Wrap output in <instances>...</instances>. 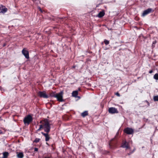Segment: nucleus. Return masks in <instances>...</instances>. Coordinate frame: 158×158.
Returning a JSON list of instances; mask_svg holds the SVG:
<instances>
[{"label": "nucleus", "instance_id": "aec40b11", "mask_svg": "<svg viewBox=\"0 0 158 158\" xmlns=\"http://www.w3.org/2000/svg\"><path fill=\"white\" fill-rule=\"evenodd\" d=\"M104 43L106 45H107L109 43V42L107 40H104Z\"/></svg>", "mask_w": 158, "mask_h": 158}, {"label": "nucleus", "instance_id": "4be33fe9", "mask_svg": "<svg viewBox=\"0 0 158 158\" xmlns=\"http://www.w3.org/2000/svg\"><path fill=\"white\" fill-rule=\"evenodd\" d=\"M5 131H2L0 130V135L4 134L5 133Z\"/></svg>", "mask_w": 158, "mask_h": 158}, {"label": "nucleus", "instance_id": "2eb2a0df", "mask_svg": "<svg viewBox=\"0 0 158 158\" xmlns=\"http://www.w3.org/2000/svg\"><path fill=\"white\" fill-rule=\"evenodd\" d=\"M104 12H101L98 14V16L99 17H102L104 15Z\"/></svg>", "mask_w": 158, "mask_h": 158}, {"label": "nucleus", "instance_id": "f03ea898", "mask_svg": "<svg viewBox=\"0 0 158 158\" xmlns=\"http://www.w3.org/2000/svg\"><path fill=\"white\" fill-rule=\"evenodd\" d=\"M63 92L62 91L58 93H53L52 95V96L56 98L58 101L62 102L64 101V100L63 99Z\"/></svg>", "mask_w": 158, "mask_h": 158}, {"label": "nucleus", "instance_id": "9b49d317", "mask_svg": "<svg viewBox=\"0 0 158 158\" xmlns=\"http://www.w3.org/2000/svg\"><path fill=\"white\" fill-rule=\"evenodd\" d=\"M17 157L18 158H23V155L22 152L17 153Z\"/></svg>", "mask_w": 158, "mask_h": 158}, {"label": "nucleus", "instance_id": "6ab92c4d", "mask_svg": "<svg viewBox=\"0 0 158 158\" xmlns=\"http://www.w3.org/2000/svg\"><path fill=\"white\" fill-rule=\"evenodd\" d=\"M154 100L155 101H158V96L154 97Z\"/></svg>", "mask_w": 158, "mask_h": 158}, {"label": "nucleus", "instance_id": "c756f323", "mask_svg": "<svg viewBox=\"0 0 158 158\" xmlns=\"http://www.w3.org/2000/svg\"><path fill=\"white\" fill-rule=\"evenodd\" d=\"M1 89V87H0V89Z\"/></svg>", "mask_w": 158, "mask_h": 158}, {"label": "nucleus", "instance_id": "20e7f679", "mask_svg": "<svg viewBox=\"0 0 158 158\" xmlns=\"http://www.w3.org/2000/svg\"><path fill=\"white\" fill-rule=\"evenodd\" d=\"M38 96L41 98H48V96L47 94L45 91H39L38 93Z\"/></svg>", "mask_w": 158, "mask_h": 158}, {"label": "nucleus", "instance_id": "4468645a", "mask_svg": "<svg viewBox=\"0 0 158 158\" xmlns=\"http://www.w3.org/2000/svg\"><path fill=\"white\" fill-rule=\"evenodd\" d=\"M88 115V111H85L81 113V115L83 117Z\"/></svg>", "mask_w": 158, "mask_h": 158}, {"label": "nucleus", "instance_id": "7ed1b4c3", "mask_svg": "<svg viewBox=\"0 0 158 158\" xmlns=\"http://www.w3.org/2000/svg\"><path fill=\"white\" fill-rule=\"evenodd\" d=\"M32 118L30 115L26 116L24 119L23 122L26 125H28L32 121Z\"/></svg>", "mask_w": 158, "mask_h": 158}, {"label": "nucleus", "instance_id": "412c9836", "mask_svg": "<svg viewBox=\"0 0 158 158\" xmlns=\"http://www.w3.org/2000/svg\"><path fill=\"white\" fill-rule=\"evenodd\" d=\"M48 133H45L43 132H41L42 134L45 137L46 136H47L48 135Z\"/></svg>", "mask_w": 158, "mask_h": 158}, {"label": "nucleus", "instance_id": "a878e982", "mask_svg": "<svg viewBox=\"0 0 158 158\" xmlns=\"http://www.w3.org/2000/svg\"><path fill=\"white\" fill-rule=\"evenodd\" d=\"M152 72H153L152 71V70H150V71H149V73H152Z\"/></svg>", "mask_w": 158, "mask_h": 158}, {"label": "nucleus", "instance_id": "b1692460", "mask_svg": "<svg viewBox=\"0 0 158 158\" xmlns=\"http://www.w3.org/2000/svg\"><path fill=\"white\" fill-rule=\"evenodd\" d=\"M39 8V10H40L41 12H42V10H41V8H40V7H39V8Z\"/></svg>", "mask_w": 158, "mask_h": 158}, {"label": "nucleus", "instance_id": "1a4fd4ad", "mask_svg": "<svg viewBox=\"0 0 158 158\" xmlns=\"http://www.w3.org/2000/svg\"><path fill=\"white\" fill-rule=\"evenodd\" d=\"M125 133L128 134H131L133 132V130L132 129L127 128L124 130Z\"/></svg>", "mask_w": 158, "mask_h": 158}, {"label": "nucleus", "instance_id": "f257e3e1", "mask_svg": "<svg viewBox=\"0 0 158 158\" xmlns=\"http://www.w3.org/2000/svg\"><path fill=\"white\" fill-rule=\"evenodd\" d=\"M40 123L41 124L40 125V128L38 129V131H40L43 129L47 133H48L50 131V125L47 120L44 119L41 121Z\"/></svg>", "mask_w": 158, "mask_h": 158}, {"label": "nucleus", "instance_id": "ddd939ff", "mask_svg": "<svg viewBox=\"0 0 158 158\" xmlns=\"http://www.w3.org/2000/svg\"><path fill=\"white\" fill-rule=\"evenodd\" d=\"M77 95L78 91H73L72 93V95L73 97H77Z\"/></svg>", "mask_w": 158, "mask_h": 158}, {"label": "nucleus", "instance_id": "5701e85b", "mask_svg": "<svg viewBox=\"0 0 158 158\" xmlns=\"http://www.w3.org/2000/svg\"><path fill=\"white\" fill-rule=\"evenodd\" d=\"M115 94L116 95H117L119 97L120 96V95L118 93V92L116 93Z\"/></svg>", "mask_w": 158, "mask_h": 158}, {"label": "nucleus", "instance_id": "393cba45", "mask_svg": "<svg viewBox=\"0 0 158 158\" xmlns=\"http://www.w3.org/2000/svg\"><path fill=\"white\" fill-rule=\"evenodd\" d=\"M34 150L35 151H37L38 150V149L37 148H35L34 149Z\"/></svg>", "mask_w": 158, "mask_h": 158}, {"label": "nucleus", "instance_id": "9d476101", "mask_svg": "<svg viewBox=\"0 0 158 158\" xmlns=\"http://www.w3.org/2000/svg\"><path fill=\"white\" fill-rule=\"evenodd\" d=\"M152 9L151 8H148L146 10H144L142 14V16H144L148 14L151 12L152 11Z\"/></svg>", "mask_w": 158, "mask_h": 158}, {"label": "nucleus", "instance_id": "a211bd4d", "mask_svg": "<svg viewBox=\"0 0 158 158\" xmlns=\"http://www.w3.org/2000/svg\"><path fill=\"white\" fill-rule=\"evenodd\" d=\"M50 139V137L48 135L47 136H46L45 137V141H48L49 140V139Z\"/></svg>", "mask_w": 158, "mask_h": 158}, {"label": "nucleus", "instance_id": "f8f14e48", "mask_svg": "<svg viewBox=\"0 0 158 158\" xmlns=\"http://www.w3.org/2000/svg\"><path fill=\"white\" fill-rule=\"evenodd\" d=\"M3 156L2 158H7L9 155V153L7 152H4L2 153Z\"/></svg>", "mask_w": 158, "mask_h": 158}, {"label": "nucleus", "instance_id": "6e6552de", "mask_svg": "<svg viewBox=\"0 0 158 158\" xmlns=\"http://www.w3.org/2000/svg\"><path fill=\"white\" fill-rule=\"evenodd\" d=\"M7 9L2 5H0V13H4L7 11Z\"/></svg>", "mask_w": 158, "mask_h": 158}, {"label": "nucleus", "instance_id": "dca6fc26", "mask_svg": "<svg viewBox=\"0 0 158 158\" xmlns=\"http://www.w3.org/2000/svg\"><path fill=\"white\" fill-rule=\"evenodd\" d=\"M154 78L156 80H158V74L156 73L154 75Z\"/></svg>", "mask_w": 158, "mask_h": 158}, {"label": "nucleus", "instance_id": "cd10ccee", "mask_svg": "<svg viewBox=\"0 0 158 158\" xmlns=\"http://www.w3.org/2000/svg\"><path fill=\"white\" fill-rule=\"evenodd\" d=\"M45 158H50V157L49 156L46 157Z\"/></svg>", "mask_w": 158, "mask_h": 158}, {"label": "nucleus", "instance_id": "0eeeda50", "mask_svg": "<svg viewBox=\"0 0 158 158\" xmlns=\"http://www.w3.org/2000/svg\"><path fill=\"white\" fill-rule=\"evenodd\" d=\"M108 111L111 114L118 113L117 109L114 107L110 108L109 109Z\"/></svg>", "mask_w": 158, "mask_h": 158}, {"label": "nucleus", "instance_id": "bb28decb", "mask_svg": "<svg viewBox=\"0 0 158 158\" xmlns=\"http://www.w3.org/2000/svg\"><path fill=\"white\" fill-rule=\"evenodd\" d=\"M134 149L133 150L131 151L130 153H133L134 152Z\"/></svg>", "mask_w": 158, "mask_h": 158}, {"label": "nucleus", "instance_id": "f3484780", "mask_svg": "<svg viewBox=\"0 0 158 158\" xmlns=\"http://www.w3.org/2000/svg\"><path fill=\"white\" fill-rule=\"evenodd\" d=\"M40 140V139L39 138H36L34 140V142L35 143H38V142Z\"/></svg>", "mask_w": 158, "mask_h": 158}, {"label": "nucleus", "instance_id": "c85d7f7f", "mask_svg": "<svg viewBox=\"0 0 158 158\" xmlns=\"http://www.w3.org/2000/svg\"><path fill=\"white\" fill-rule=\"evenodd\" d=\"M75 68V66H73V68Z\"/></svg>", "mask_w": 158, "mask_h": 158}, {"label": "nucleus", "instance_id": "423d86ee", "mask_svg": "<svg viewBox=\"0 0 158 158\" xmlns=\"http://www.w3.org/2000/svg\"><path fill=\"white\" fill-rule=\"evenodd\" d=\"M22 52V53L24 55V56L26 58H29L28 52L26 50L25 48H24L23 49Z\"/></svg>", "mask_w": 158, "mask_h": 158}, {"label": "nucleus", "instance_id": "39448f33", "mask_svg": "<svg viewBox=\"0 0 158 158\" xmlns=\"http://www.w3.org/2000/svg\"><path fill=\"white\" fill-rule=\"evenodd\" d=\"M122 147L125 148L127 150L130 151L131 148L129 146L128 143L126 141L123 142Z\"/></svg>", "mask_w": 158, "mask_h": 158}]
</instances>
